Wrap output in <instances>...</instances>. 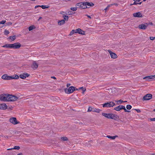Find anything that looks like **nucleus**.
<instances>
[{"label": "nucleus", "instance_id": "obj_1", "mask_svg": "<svg viewBox=\"0 0 155 155\" xmlns=\"http://www.w3.org/2000/svg\"><path fill=\"white\" fill-rule=\"evenodd\" d=\"M18 99V97L17 96L8 94H3L0 95V100L2 101H15Z\"/></svg>", "mask_w": 155, "mask_h": 155}, {"label": "nucleus", "instance_id": "obj_2", "mask_svg": "<svg viewBox=\"0 0 155 155\" xmlns=\"http://www.w3.org/2000/svg\"><path fill=\"white\" fill-rule=\"evenodd\" d=\"M102 115L103 116L108 119H111L116 120L118 118V116L113 114H107L105 113H103Z\"/></svg>", "mask_w": 155, "mask_h": 155}, {"label": "nucleus", "instance_id": "obj_3", "mask_svg": "<svg viewBox=\"0 0 155 155\" xmlns=\"http://www.w3.org/2000/svg\"><path fill=\"white\" fill-rule=\"evenodd\" d=\"M2 78L5 80H10L12 79H17L19 78V76L17 75L8 76L7 74H5L2 76Z\"/></svg>", "mask_w": 155, "mask_h": 155}, {"label": "nucleus", "instance_id": "obj_4", "mask_svg": "<svg viewBox=\"0 0 155 155\" xmlns=\"http://www.w3.org/2000/svg\"><path fill=\"white\" fill-rule=\"evenodd\" d=\"M115 105V104L112 101L108 102L102 104L103 107H110Z\"/></svg>", "mask_w": 155, "mask_h": 155}, {"label": "nucleus", "instance_id": "obj_5", "mask_svg": "<svg viewBox=\"0 0 155 155\" xmlns=\"http://www.w3.org/2000/svg\"><path fill=\"white\" fill-rule=\"evenodd\" d=\"M76 6L77 8L81 9H85L87 8L85 2H80L77 3L76 5Z\"/></svg>", "mask_w": 155, "mask_h": 155}, {"label": "nucleus", "instance_id": "obj_6", "mask_svg": "<svg viewBox=\"0 0 155 155\" xmlns=\"http://www.w3.org/2000/svg\"><path fill=\"white\" fill-rule=\"evenodd\" d=\"M75 90L74 87L71 86L69 87L68 89H65V91L66 93L68 94H69L73 92Z\"/></svg>", "mask_w": 155, "mask_h": 155}, {"label": "nucleus", "instance_id": "obj_7", "mask_svg": "<svg viewBox=\"0 0 155 155\" xmlns=\"http://www.w3.org/2000/svg\"><path fill=\"white\" fill-rule=\"evenodd\" d=\"M12 48L17 49L20 48L21 46L20 43H15L11 44Z\"/></svg>", "mask_w": 155, "mask_h": 155}, {"label": "nucleus", "instance_id": "obj_8", "mask_svg": "<svg viewBox=\"0 0 155 155\" xmlns=\"http://www.w3.org/2000/svg\"><path fill=\"white\" fill-rule=\"evenodd\" d=\"M10 122L13 124H16L19 123V122L17 121L15 117H12L9 119Z\"/></svg>", "mask_w": 155, "mask_h": 155}, {"label": "nucleus", "instance_id": "obj_9", "mask_svg": "<svg viewBox=\"0 0 155 155\" xmlns=\"http://www.w3.org/2000/svg\"><path fill=\"white\" fill-rule=\"evenodd\" d=\"M152 95L150 94H147L144 96L143 98V100H148L151 99Z\"/></svg>", "mask_w": 155, "mask_h": 155}, {"label": "nucleus", "instance_id": "obj_10", "mask_svg": "<svg viewBox=\"0 0 155 155\" xmlns=\"http://www.w3.org/2000/svg\"><path fill=\"white\" fill-rule=\"evenodd\" d=\"M7 106L5 103L0 104V110H5L7 109Z\"/></svg>", "mask_w": 155, "mask_h": 155}, {"label": "nucleus", "instance_id": "obj_11", "mask_svg": "<svg viewBox=\"0 0 155 155\" xmlns=\"http://www.w3.org/2000/svg\"><path fill=\"white\" fill-rule=\"evenodd\" d=\"M133 16L134 17H142L143 15L140 12L135 13L133 14Z\"/></svg>", "mask_w": 155, "mask_h": 155}, {"label": "nucleus", "instance_id": "obj_12", "mask_svg": "<svg viewBox=\"0 0 155 155\" xmlns=\"http://www.w3.org/2000/svg\"><path fill=\"white\" fill-rule=\"evenodd\" d=\"M29 76V75L27 73H23L21 74L20 75V77L22 79H25L26 78L28 77Z\"/></svg>", "mask_w": 155, "mask_h": 155}, {"label": "nucleus", "instance_id": "obj_13", "mask_svg": "<svg viewBox=\"0 0 155 155\" xmlns=\"http://www.w3.org/2000/svg\"><path fill=\"white\" fill-rule=\"evenodd\" d=\"M109 52L110 53V57L112 58H117V55L115 53L112 52L110 51H109Z\"/></svg>", "mask_w": 155, "mask_h": 155}, {"label": "nucleus", "instance_id": "obj_14", "mask_svg": "<svg viewBox=\"0 0 155 155\" xmlns=\"http://www.w3.org/2000/svg\"><path fill=\"white\" fill-rule=\"evenodd\" d=\"M124 105H120L118 106L117 107L114 108V109L117 111H118L121 110V109H122V108H123L124 107H123Z\"/></svg>", "mask_w": 155, "mask_h": 155}, {"label": "nucleus", "instance_id": "obj_15", "mask_svg": "<svg viewBox=\"0 0 155 155\" xmlns=\"http://www.w3.org/2000/svg\"><path fill=\"white\" fill-rule=\"evenodd\" d=\"M143 79H146L147 81H150L151 79H153V75L148 76L147 77H144Z\"/></svg>", "mask_w": 155, "mask_h": 155}, {"label": "nucleus", "instance_id": "obj_16", "mask_svg": "<svg viewBox=\"0 0 155 155\" xmlns=\"http://www.w3.org/2000/svg\"><path fill=\"white\" fill-rule=\"evenodd\" d=\"M77 33H78L79 34H81V35H84L85 34V32L84 31H82L80 28H78L76 29Z\"/></svg>", "mask_w": 155, "mask_h": 155}, {"label": "nucleus", "instance_id": "obj_17", "mask_svg": "<svg viewBox=\"0 0 155 155\" xmlns=\"http://www.w3.org/2000/svg\"><path fill=\"white\" fill-rule=\"evenodd\" d=\"M147 26L145 24H141L139 26V28L141 29H145L146 28Z\"/></svg>", "mask_w": 155, "mask_h": 155}, {"label": "nucleus", "instance_id": "obj_18", "mask_svg": "<svg viewBox=\"0 0 155 155\" xmlns=\"http://www.w3.org/2000/svg\"><path fill=\"white\" fill-rule=\"evenodd\" d=\"M101 110L98 108H93V112H96L99 113L101 111Z\"/></svg>", "mask_w": 155, "mask_h": 155}, {"label": "nucleus", "instance_id": "obj_19", "mask_svg": "<svg viewBox=\"0 0 155 155\" xmlns=\"http://www.w3.org/2000/svg\"><path fill=\"white\" fill-rule=\"evenodd\" d=\"M38 64L35 62H34L32 67L33 69H36L38 67Z\"/></svg>", "mask_w": 155, "mask_h": 155}, {"label": "nucleus", "instance_id": "obj_20", "mask_svg": "<svg viewBox=\"0 0 155 155\" xmlns=\"http://www.w3.org/2000/svg\"><path fill=\"white\" fill-rule=\"evenodd\" d=\"M65 23V21L64 19H62L59 21H58V23L59 25H61L64 24Z\"/></svg>", "mask_w": 155, "mask_h": 155}, {"label": "nucleus", "instance_id": "obj_21", "mask_svg": "<svg viewBox=\"0 0 155 155\" xmlns=\"http://www.w3.org/2000/svg\"><path fill=\"white\" fill-rule=\"evenodd\" d=\"M11 44H6L2 46L3 48H12Z\"/></svg>", "mask_w": 155, "mask_h": 155}, {"label": "nucleus", "instance_id": "obj_22", "mask_svg": "<svg viewBox=\"0 0 155 155\" xmlns=\"http://www.w3.org/2000/svg\"><path fill=\"white\" fill-rule=\"evenodd\" d=\"M85 5H86V6L87 5L90 6H93L94 5V4L92 3H89V2H85Z\"/></svg>", "mask_w": 155, "mask_h": 155}, {"label": "nucleus", "instance_id": "obj_23", "mask_svg": "<svg viewBox=\"0 0 155 155\" xmlns=\"http://www.w3.org/2000/svg\"><path fill=\"white\" fill-rule=\"evenodd\" d=\"M40 7H41L43 9H45V8H49V6L45 5H40Z\"/></svg>", "mask_w": 155, "mask_h": 155}, {"label": "nucleus", "instance_id": "obj_24", "mask_svg": "<svg viewBox=\"0 0 155 155\" xmlns=\"http://www.w3.org/2000/svg\"><path fill=\"white\" fill-rule=\"evenodd\" d=\"M113 140L116 137H117V136H107V137Z\"/></svg>", "mask_w": 155, "mask_h": 155}, {"label": "nucleus", "instance_id": "obj_25", "mask_svg": "<svg viewBox=\"0 0 155 155\" xmlns=\"http://www.w3.org/2000/svg\"><path fill=\"white\" fill-rule=\"evenodd\" d=\"M35 27L34 25H32L30 26L28 28V30L29 31H31L34 29H35Z\"/></svg>", "mask_w": 155, "mask_h": 155}, {"label": "nucleus", "instance_id": "obj_26", "mask_svg": "<svg viewBox=\"0 0 155 155\" xmlns=\"http://www.w3.org/2000/svg\"><path fill=\"white\" fill-rule=\"evenodd\" d=\"M9 38L11 39L12 41H13L15 39V36H10L9 37Z\"/></svg>", "mask_w": 155, "mask_h": 155}, {"label": "nucleus", "instance_id": "obj_27", "mask_svg": "<svg viewBox=\"0 0 155 155\" xmlns=\"http://www.w3.org/2000/svg\"><path fill=\"white\" fill-rule=\"evenodd\" d=\"M63 18H64V20L65 21H68V20L69 17L67 15H64L63 16Z\"/></svg>", "mask_w": 155, "mask_h": 155}, {"label": "nucleus", "instance_id": "obj_28", "mask_svg": "<svg viewBox=\"0 0 155 155\" xmlns=\"http://www.w3.org/2000/svg\"><path fill=\"white\" fill-rule=\"evenodd\" d=\"M141 0H134V2L133 5H137L138 4V2H140Z\"/></svg>", "mask_w": 155, "mask_h": 155}, {"label": "nucleus", "instance_id": "obj_29", "mask_svg": "<svg viewBox=\"0 0 155 155\" xmlns=\"http://www.w3.org/2000/svg\"><path fill=\"white\" fill-rule=\"evenodd\" d=\"M93 108L91 107H89L87 110V112H90L91 111H93Z\"/></svg>", "mask_w": 155, "mask_h": 155}, {"label": "nucleus", "instance_id": "obj_30", "mask_svg": "<svg viewBox=\"0 0 155 155\" xmlns=\"http://www.w3.org/2000/svg\"><path fill=\"white\" fill-rule=\"evenodd\" d=\"M113 4H110L109 5H108L107 6V7L105 8V9H104V10H105V11H106L109 8L112 6V5H113Z\"/></svg>", "mask_w": 155, "mask_h": 155}, {"label": "nucleus", "instance_id": "obj_31", "mask_svg": "<svg viewBox=\"0 0 155 155\" xmlns=\"http://www.w3.org/2000/svg\"><path fill=\"white\" fill-rule=\"evenodd\" d=\"M77 8L76 7H71V9L73 11H76L77 9Z\"/></svg>", "mask_w": 155, "mask_h": 155}, {"label": "nucleus", "instance_id": "obj_32", "mask_svg": "<svg viewBox=\"0 0 155 155\" xmlns=\"http://www.w3.org/2000/svg\"><path fill=\"white\" fill-rule=\"evenodd\" d=\"M20 147L19 146H15L12 149L18 150L20 149Z\"/></svg>", "mask_w": 155, "mask_h": 155}, {"label": "nucleus", "instance_id": "obj_33", "mask_svg": "<svg viewBox=\"0 0 155 155\" xmlns=\"http://www.w3.org/2000/svg\"><path fill=\"white\" fill-rule=\"evenodd\" d=\"M132 106L130 105H127L126 106L128 110H130L131 109Z\"/></svg>", "mask_w": 155, "mask_h": 155}, {"label": "nucleus", "instance_id": "obj_34", "mask_svg": "<svg viewBox=\"0 0 155 155\" xmlns=\"http://www.w3.org/2000/svg\"><path fill=\"white\" fill-rule=\"evenodd\" d=\"M9 31L8 30H5V31H4V34L5 35H8V34H9Z\"/></svg>", "mask_w": 155, "mask_h": 155}, {"label": "nucleus", "instance_id": "obj_35", "mask_svg": "<svg viewBox=\"0 0 155 155\" xmlns=\"http://www.w3.org/2000/svg\"><path fill=\"white\" fill-rule=\"evenodd\" d=\"M6 21L5 20H2L0 21V24H4L6 22Z\"/></svg>", "mask_w": 155, "mask_h": 155}, {"label": "nucleus", "instance_id": "obj_36", "mask_svg": "<svg viewBox=\"0 0 155 155\" xmlns=\"http://www.w3.org/2000/svg\"><path fill=\"white\" fill-rule=\"evenodd\" d=\"M12 25V23L10 22H8L6 23V25Z\"/></svg>", "mask_w": 155, "mask_h": 155}, {"label": "nucleus", "instance_id": "obj_37", "mask_svg": "<svg viewBox=\"0 0 155 155\" xmlns=\"http://www.w3.org/2000/svg\"><path fill=\"white\" fill-rule=\"evenodd\" d=\"M123 107H123V108H122V109H123L125 112H129L130 111L126 110L124 106H123Z\"/></svg>", "mask_w": 155, "mask_h": 155}, {"label": "nucleus", "instance_id": "obj_38", "mask_svg": "<svg viewBox=\"0 0 155 155\" xmlns=\"http://www.w3.org/2000/svg\"><path fill=\"white\" fill-rule=\"evenodd\" d=\"M61 139L63 140H67V138L66 137H62Z\"/></svg>", "mask_w": 155, "mask_h": 155}, {"label": "nucleus", "instance_id": "obj_39", "mask_svg": "<svg viewBox=\"0 0 155 155\" xmlns=\"http://www.w3.org/2000/svg\"><path fill=\"white\" fill-rule=\"evenodd\" d=\"M77 30H72L71 31L73 33V34L74 33H77Z\"/></svg>", "mask_w": 155, "mask_h": 155}, {"label": "nucleus", "instance_id": "obj_40", "mask_svg": "<svg viewBox=\"0 0 155 155\" xmlns=\"http://www.w3.org/2000/svg\"><path fill=\"white\" fill-rule=\"evenodd\" d=\"M150 38V40H154V39L155 38V37H151Z\"/></svg>", "mask_w": 155, "mask_h": 155}, {"label": "nucleus", "instance_id": "obj_41", "mask_svg": "<svg viewBox=\"0 0 155 155\" xmlns=\"http://www.w3.org/2000/svg\"><path fill=\"white\" fill-rule=\"evenodd\" d=\"M60 14H62V15H67V13H65L64 12H60Z\"/></svg>", "mask_w": 155, "mask_h": 155}, {"label": "nucleus", "instance_id": "obj_42", "mask_svg": "<svg viewBox=\"0 0 155 155\" xmlns=\"http://www.w3.org/2000/svg\"><path fill=\"white\" fill-rule=\"evenodd\" d=\"M135 110L137 111L138 113H140L141 111L140 110H139V109H136Z\"/></svg>", "mask_w": 155, "mask_h": 155}, {"label": "nucleus", "instance_id": "obj_43", "mask_svg": "<svg viewBox=\"0 0 155 155\" xmlns=\"http://www.w3.org/2000/svg\"><path fill=\"white\" fill-rule=\"evenodd\" d=\"M117 102L122 103V102H124V101H123L122 100H119Z\"/></svg>", "mask_w": 155, "mask_h": 155}, {"label": "nucleus", "instance_id": "obj_44", "mask_svg": "<svg viewBox=\"0 0 155 155\" xmlns=\"http://www.w3.org/2000/svg\"><path fill=\"white\" fill-rule=\"evenodd\" d=\"M150 120L151 121H155V118L151 119H150Z\"/></svg>", "mask_w": 155, "mask_h": 155}, {"label": "nucleus", "instance_id": "obj_45", "mask_svg": "<svg viewBox=\"0 0 155 155\" xmlns=\"http://www.w3.org/2000/svg\"><path fill=\"white\" fill-rule=\"evenodd\" d=\"M40 5H36L35 6V8H37L38 7H40Z\"/></svg>", "mask_w": 155, "mask_h": 155}, {"label": "nucleus", "instance_id": "obj_46", "mask_svg": "<svg viewBox=\"0 0 155 155\" xmlns=\"http://www.w3.org/2000/svg\"><path fill=\"white\" fill-rule=\"evenodd\" d=\"M4 137L5 138H8V137L7 136H4Z\"/></svg>", "mask_w": 155, "mask_h": 155}, {"label": "nucleus", "instance_id": "obj_47", "mask_svg": "<svg viewBox=\"0 0 155 155\" xmlns=\"http://www.w3.org/2000/svg\"><path fill=\"white\" fill-rule=\"evenodd\" d=\"M86 15L87 16L88 18H89L90 19L91 18V17L89 15Z\"/></svg>", "mask_w": 155, "mask_h": 155}, {"label": "nucleus", "instance_id": "obj_48", "mask_svg": "<svg viewBox=\"0 0 155 155\" xmlns=\"http://www.w3.org/2000/svg\"><path fill=\"white\" fill-rule=\"evenodd\" d=\"M73 33L72 32V31H71L70 34V35H73Z\"/></svg>", "mask_w": 155, "mask_h": 155}, {"label": "nucleus", "instance_id": "obj_49", "mask_svg": "<svg viewBox=\"0 0 155 155\" xmlns=\"http://www.w3.org/2000/svg\"><path fill=\"white\" fill-rule=\"evenodd\" d=\"M72 14L71 13V12H70V13H69L68 12V14H67V15H71Z\"/></svg>", "mask_w": 155, "mask_h": 155}, {"label": "nucleus", "instance_id": "obj_50", "mask_svg": "<svg viewBox=\"0 0 155 155\" xmlns=\"http://www.w3.org/2000/svg\"><path fill=\"white\" fill-rule=\"evenodd\" d=\"M51 78H53L54 79H56V77H51Z\"/></svg>", "mask_w": 155, "mask_h": 155}, {"label": "nucleus", "instance_id": "obj_51", "mask_svg": "<svg viewBox=\"0 0 155 155\" xmlns=\"http://www.w3.org/2000/svg\"><path fill=\"white\" fill-rule=\"evenodd\" d=\"M153 78H155V75H153Z\"/></svg>", "mask_w": 155, "mask_h": 155}, {"label": "nucleus", "instance_id": "obj_52", "mask_svg": "<svg viewBox=\"0 0 155 155\" xmlns=\"http://www.w3.org/2000/svg\"><path fill=\"white\" fill-rule=\"evenodd\" d=\"M142 3V2H140V3H138V4H139V5H140Z\"/></svg>", "mask_w": 155, "mask_h": 155}, {"label": "nucleus", "instance_id": "obj_53", "mask_svg": "<svg viewBox=\"0 0 155 155\" xmlns=\"http://www.w3.org/2000/svg\"><path fill=\"white\" fill-rule=\"evenodd\" d=\"M17 155H22V154L21 153H20L18 154Z\"/></svg>", "mask_w": 155, "mask_h": 155}, {"label": "nucleus", "instance_id": "obj_54", "mask_svg": "<svg viewBox=\"0 0 155 155\" xmlns=\"http://www.w3.org/2000/svg\"><path fill=\"white\" fill-rule=\"evenodd\" d=\"M113 4V5H117V4L114 3V4Z\"/></svg>", "mask_w": 155, "mask_h": 155}, {"label": "nucleus", "instance_id": "obj_55", "mask_svg": "<svg viewBox=\"0 0 155 155\" xmlns=\"http://www.w3.org/2000/svg\"><path fill=\"white\" fill-rule=\"evenodd\" d=\"M12 149H8L7 150H12Z\"/></svg>", "mask_w": 155, "mask_h": 155}, {"label": "nucleus", "instance_id": "obj_56", "mask_svg": "<svg viewBox=\"0 0 155 155\" xmlns=\"http://www.w3.org/2000/svg\"><path fill=\"white\" fill-rule=\"evenodd\" d=\"M42 18L41 17H40L39 18V19L38 20H40V19H41Z\"/></svg>", "mask_w": 155, "mask_h": 155}, {"label": "nucleus", "instance_id": "obj_57", "mask_svg": "<svg viewBox=\"0 0 155 155\" xmlns=\"http://www.w3.org/2000/svg\"><path fill=\"white\" fill-rule=\"evenodd\" d=\"M70 85V84H67V86L68 87V86H69Z\"/></svg>", "mask_w": 155, "mask_h": 155}, {"label": "nucleus", "instance_id": "obj_58", "mask_svg": "<svg viewBox=\"0 0 155 155\" xmlns=\"http://www.w3.org/2000/svg\"><path fill=\"white\" fill-rule=\"evenodd\" d=\"M151 155H155V154L152 153V154H151Z\"/></svg>", "mask_w": 155, "mask_h": 155}, {"label": "nucleus", "instance_id": "obj_59", "mask_svg": "<svg viewBox=\"0 0 155 155\" xmlns=\"http://www.w3.org/2000/svg\"><path fill=\"white\" fill-rule=\"evenodd\" d=\"M31 1H35V0H31Z\"/></svg>", "mask_w": 155, "mask_h": 155}, {"label": "nucleus", "instance_id": "obj_60", "mask_svg": "<svg viewBox=\"0 0 155 155\" xmlns=\"http://www.w3.org/2000/svg\"><path fill=\"white\" fill-rule=\"evenodd\" d=\"M146 0H143V1L145 2L146 1Z\"/></svg>", "mask_w": 155, "mask_h": 155}, {"label": "nucleus", "instance_id": "obj_61", "mask_svg": "<svg viewBox=\"0 0 155 155\" xmlns=\"http://www.w3.org/2000/svg\"><path fill=\"white\" fill-rule=\"evenodd\" d=\"M127 102V101H124V102Z\"/></svg>", "mask_w": 155, "mask_h": 155}, {"label": "nucleus", "instance_id": "obj_62", "mask_svg": "<svg viewBox=\"0 0 155 155\" xmlns=\"http://www.w3.org/2000/svg\"><path fill=\"white\" fill-rule=\"evenodd\" d=\"M154 111H155V109L153 110Z\"/></svg>", "mask_w": 155, "mask_h": 155}]
</instances>
